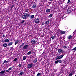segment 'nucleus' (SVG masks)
<instances>
[{"mask_svg":"<svg viewBox=\"0 0 76 76\" xmlns=\"http://www.w3.org/2000/svg\"><path fill=\"white\" fill-rule=\"evenodd\" d=\"M5 42H9V40L8 39H6L5 40Z\"/></svg>","mask_w":76,"mask_h":76,"instance_id":"obj_26","label":"nucleus"},{"mask_svg":"<svg viewBox=\"0 0 76 76\" xmlns=\"http://www.w3.org/2000/svg\"><path fill=\"white\" fill-rule=\"evenodd\" d=\"M63 48H67V46H64L63 47Z\"/></svg>","mask_w":76,"mask_h":76,"instance_id":"obj_33","label":"nucleus"},{"mask_svg":"<svg viewBox=\"0 0 76 76\" xmlns=\"http://www.w3.org/2000/svg\"><path fill=\"white\" fill-rule=\"evenodd\" d=\"M56 36H51V38H52V40H53L55 38Z\"/></svg>","mask_w":76,"mask_h":76,"instance_id":"obj_20","label":"nucleus"},{"mask_svg":"<svg viewBox=\"0 0 76 76\" xmlns=\"http://www.w3.org/2000/svg\"><path fill=\"white\" fill-rule=\"evenodd\" d=\"M19 40L17 39V41H15V45H16L17 44H18L19 43Z\"/></svg>","mask_w":76,"mask_h":76,"instance_id":"obj_11","label":"nucleus"},{"mask_svg":"<svg viewBox=\"0 0 76 76\" xmlns=\"http://www.w3.org/2000/svg\"><path fill=\"white\" fill-rule=\"evenodd\" d=\"M40 22L39 19L38 18H37L34 21L35 23H39Z\"/></svg>","mask_w":76,"mask_h":76,"instance_id":"obj_4","label":"nucleus"},{"mask_svg":"<svg viewBox=\"0 0 76 76\" xmlns=\"http://www.w3.org/2000/svg\"><path fill=\"white\" fill-rule=\"evenodd\" d=\"M58 62L59 63H62V61L60 59L59 60H58Z\"/></svg>","mask_w":76,"mask_h":76,"instance_id":"obj_21","label":"nucleus"},{"mask_svg":"<svg viewBox=\"0 0 76 76\" xmlns=\"http://www.w3.org/2000/svg\"><path fill=\"white\" fill-rule=\"evenodd\" d=\"M30 17V14L28 13H26L24 14V15L22 16V18L23 19H26L27 18H29V17Z\"/></svg>","mask_w":76,"mask_h":76,"instance_id":"obj_1","label":"nucleus"},{"mask_svg":"<svg viewBox=\"0 0 76 76\" xmlns=\"http://www.w3.org/2000/svg\"><path fill=\"white\" fill-rule=\"evenodd\" d=\"M25 54V53H24V54Z\"/></svg>","mask_w":76,"mask_h":76,"instance_id":"obj_51","label":"nucleus"},{"mask_svg":"<svg viewBox=\"0 0 76 76\" xmlns=\"http://www.w3.org/2000/svg\"><path fill=\"white\" fill-rule=\"evenodd\" d=\"M72 51H73L74 52H75L76 51V47L74 48L72 50Z\"/></svg>","mask_w":76,"mask_h":76,"instance_id":"obj_17","label":"nucleus"},{"mask_svg":"<svg viewBox=\"0 0 76 76\" xmlns=\"http://www.w3.org/2000/svg\"><path fill=\"white\" fill-rule=\"evenodd\" d=\"M61 18H62V19H63V17H62Z\"/></svg>","mask_w":76,"mask_h":76,"instance_id":"obj_49","label":"nucleus"},{"mask_svg":"<svg viewBox=\"0 0 76 76\" xmlns=\"http://www.w3.org/2000/svg\"><path fill=\"white\" fill-rule=\"evenodd\" d=\"M6 72V70H4L3 71H1L0 72V73L1 74V76H3V75H4V73H5Z\"/></svg>","mask_w":76,"mask_h":76,"instance_id":"obj_5","label":"nucleus"},{"mask_svg":"<svg viewBox=\"0 0 76 76\" xmlns=\"http://www.w3.org/2000/svg\"><path fill=\"white\" fill-rule=\"evenodd\" d=\"M76 30L75 31H74L73 32V35H75V33H76Z\"/></svg>","mask_w":76,"mask_h":76,"instance_id":"obj_41","label":"nucleus"},{"mask_svg":"<svg viewBox=\"0 0 76 76\" xmlns=\"http://www.w3.org/2000/svg\"><path fill=\"white\" fill-rule=\"evenodd\" d=\"M31 54V51H30L27 53V55H30Z\"/></svg>","mask_w":76,"mask_h":76,"instance_id":"obj_19","label":"nucleus"},{"mask_svg":"<svg viewBox=\"0 0 76 76\" xmlns=\"http://www.w3.org/2000/svg\"><path fill=\"white\" fill-rule=\"evenodd\" d=\"M64 56V55H61L59 56H57L56 58V60H60V59H61L63 57V56Z\"/></svg>","mask_w":76,"mask_h":76,"instance_id":"obj_2","label":"nucleus"},{"mask_svg":"<svg viewBox=\"0 0 76 76\" xmlns=\"http://www.w3.org/2000/svg\"><path fill=\"white\" fill-rule=\"evenodd\" d=\"M4 63H7V62H8V61H6V60H4Z\"/></svg>","mask_w":76,"mask_h":76,"instance_id":"obj_40","label":"nucleus"},{"mask_svg":"<svg viewBox=\"0 0 76 76\" xmlns=\"http://www.w3.org/2000/svg\"><path fill=\"white\" fill-rule=\"evenodd\" d=\"M21 23H24V20H22L21 22Z\"/></svg>","mask_w":76,"mask_h":76,"instance_id":"obj_36","label":"nucleus"},{"mask_svg":"<svg viewBox=\"0 0 76 76\" xmlns=\"http://www.w3.org/2000/svg\"><path fill=\"white\" fill-rule=\"evenodd\" d=\"M22 66V64H19V65H18V66L19 67H21Z\"/></svg>","mask_w":76,"mask_h":76,"instance_id":"obj_27","label":"nucleus"},{"mask_svg":"<svg viewBox=\"0 0 76 76\" xmlns=\"http://www.w3.org/2000/svg\"><path fill=\"white\" fill-rule=\"evenodd\" d=\"M7 45V43H4L3 44V47H6Z\"/></svg>","mask_w":76,"mask_h":76,"instance_id":"obj_13","label":"nucleus"},{"mask_svg":"<svg viewBox=\"0 0 76 76\" xmlns=\"http://www.w3.org/2000/svg\"><path fill=\"white\" fill-rule=\"evenodd\" d=\"M55 64H57L58 63V60L56 61H55Z\"/></svg>","mask_w":76,"mask_h":76,"instance_id":"obj_28","label":"nucleus"},{"mask_svg":"<svg viewBox=\"0 0 76 76\" xmlns=\"http://www.w3.org/2000/svg\"><path fill=\"white\" fill-rule=\"evenodd\" d=\"M44 23H42V25H44Z\"/></svg>","mask_w":76,"mask_h":76,"instance_id":"obj_46","label":"nucleus"},{"mask_svg":"<svg viewBox=\"0 0 76 76\" xmlns=\"http://www.w3.org/2000/svg\"><path fill=\"white\" fill-rule=\"evenodd\" d=\"M34 18V15H31L30 17V18Z\"/></svg>","mask_w":76,"mask_h":76,"instance_id":"obj_31","label":"nucleus"},{"mask_svg":"<svg viewBox=\"0 0 76 76\" xmlns=\"http://www.w3.org/2000/svg\"><path fill=\"white\" fill-rule=\"evenodd\" d=\"M13 42H10L8 44V46H10L13 44Z\"/></svg>","mask_w":76,"mask_h":76,"instance_id":"obj_12","label":"nucleus"},{"mask_svg":"<svg viewBox=\"0 0 76 76\" xmlns=\"http://www.w3.org/2000/svg\"><path fill=\"white\" fill-rule=\"evenodd\" d=\"M4 63H5V62H3L2 64H4Z\"/></svg>","mask_w":76,"mask_h":76,"instance_id":"obj_47","label":"nucleus"},{"mask_svg":"<svg viewBox=\"0 0 76 76\" xmlns=\"http://www.w3.org/2000/svg\"><path fill=\"white\" fill-rule=\"evenodd\" d=\"M28 68H29V69H31V67H32V66H33V65L31 63L29 64L28 65Z\"/></svg>","mask_w":76,"mask_h":76,"instance_id":"obj_6","label":"nucleus"},{"mask_svg":"<svg viewBox=\"0 0 76 76\" xmlns=\"http://www.w3.org/2000/svg\"><path fill=\"white\" fill-rule=\"evenodd\" d=\"M2 37L3 38H4V37H5V35H4H4H3Z\"/></svg>","mask_w":76,"mask_h":76,"instance_id":"obj_43","label":"nucleus"},{"mask_svg":"<svg viewBox=\"0 0 76 76\" xmlns=\"http://www.w3.org/2000/svg\"><path fill=\"white\" fill-rule=\"evenodd\" d=\"M58 53H64V51H63V50H62V49H59L58 50Z\"/></svg>","mask_w":76,"mask_h":76,"instance_id":"obj_7","label":"nucleus"},{"mask_svg":"<svg viewBox=\"0 0 76 76\" xmlns=\"http://www.w3.org/2000/svg\"><path fill=\"white\" fill-rule=\"evenodd\" d=\"M41 75V73H38L37 74V76H40Z\"/></svg>","mask_w":76,"mask_h":76,"instance_id":"obj_29","label":"nucleus"},{"mask_svg":"<svg viewBox=\"0 0 76 76\" xmlns=\"http://www.w3.org/2000/svg\"><path fill=\"white\" fill-rule=\"evenodd\" d=\"M15 1H16V0H15Z\"/></svg>","mask_w":76,"mask_h":76,"instance_id":"obj_50","label":"nucleus"},{"mask_svg":"<svg viewBox=\"0 0 76 76\" xmlns=\"http://www.w3.org/2000/svg\"><path fill=\"white\" fill-rule=\"evenodd\" d=\"M29 11V9H28L26 10V12L28 13Z\"/></svg>","mask_w":76,"mask_h":76,"instance_id":"obj_37","label":"nucleus"},{"mask_svg":"<svg viewBox=\"0 0 76 76\" xmlns=\"http://www.w3.org/2000/svg\"><path fill=\"white\" fill-rule=\"evenodd\" d=\"M49 1H52L53 0H49Z\"/></svg>","mask_w":76,"mask_h":76,"instance_id":"obj_48","label":"nucleus"},{"mask_svg":"<svg viewBox=\"0 0 76 76\" xmlns=\"http://www.w3.org/2000/svg\"><path fill=\"white\" fill-rule=\"evenodd\" d=\"M71 13V11H69L68 12V13H69H69Z\"/></svg>","mask_w":76,"mask_h":76,"instance_id":"obj_45","label":"nucleus"},{"mask_svg":"<svg viewBox=\"0 0 76 76\" xmlns=\"http://www.w3.org/2000/svg\"><path fill=\"white\" fill-rule=\"evenodd\" d=\"M14 7V5H12V7H11V10H12L13 8Z\"/></svg>","mask_w":76,"mask_h":76,"instance_id":"obj_32","label":"nucleus"},{"mask_svg":"<svg viewBox=\"0 0 76 76\" xmlns=\"http://www.w3.org/2000/svg\"><path fill=\"white\" fill-rule=\"evenodd\" d=\"M2 43H3V44H4V43L5 42V40L4 41L2 40Z\"/></svg>","mask_w":76,"mask_h":76,"instance_id":"obj_42","label":"nucleus"},{"mask_svg":"<svg viewBox=\"0 0 76 76\" xmlns=\"http://www.w3.org/2000/svg\"><path fill=\"white\" fill-rule=\"evenodd\" d=\"M69 47L70 48H71L72 47V46L71 47V45H69Z\"/></svg>","mask_w":76,"mask_h":76,"instance_id":"obj_44","label":"nucleus"},{"mask_svg":"<svg viewBox=\"0 0 76 76\" xmlns=\"http://www.w3.org/2000/svg\"><path fill=\"white\" fill-rule=\"evenodd\" d=\"M24 74V72L23 71H21L20 72V73L18 74V75L19 76H22V75H23Z\"/></svg>","mask_w":76,"mask_h":76,"instance_id":"obj_8","label":"nucleus"},{"mask_svg":"<svg viewBox=\"0 0 76 76\" xmlns=\"http://www.w3.org/2000/svg\"><path fill=\"white\" fill-rule=\"evenodd\" d=\"M24 43H22V44L21 45V46L22 47V46H23V45H24Z\"/></svg>","mask_w":76,"mask_h":76,"instance_id":"obj_38","label":"nucleus"},{"mask_svg":"<svg viewBox=\"0 0 76 76\" xmlns=\"http://www.w3.org/2000/svg\"><path fill=\"white\" fill-rule=\"evenodd\" d=\"M72 36L71 35H70L68 37V39H71V38H72Z\"/></svg>","mask_w":76,"mask_h":76,"instance_id":"obj_24","label":"nucleus"},{"mask_svg":"<svg viewBox=\"0 0 76 76\" xmlns=\"http://www.w3.org/2000/svg\"><path fill=\"white\" fill-rule=\"evenodd\" d=\"M37 7V5H34L32 6V8H34Z\"/></svg>","mask_w":76,"mask_h":76,"instance_id":"obj_22","label":"nucleus"},{"mask_svg":"<svg viewBox=\"0 0 76 76\" xmlns=\"http://www.w3.org/2000/svg\"><path fill=\"white\" fill-rule=\"evenodd\" d=\"M73 74H72V73H70L69 74V76H73Z\"/></svg>","mask_w":76,"mask_h":76,"instance_id":"obj_25","label":"nucleus"},{"mask_svg":"<svg viewBox=\"0 0 76 76\" xmlns=\"http://www.w3.org/2000/svg\"><path fill=\"white\" fill-rule=\"evenodd\" d=\"M36 42V41L34 40H32L31 41V44H35V43Z\"/></svg>","mask_w":76,"mask_h":76,"instance_id":"obj_10","label":"nucleus"},{"mask_svg":"<svg viewBox=\"0 0 76 76\" xmlns=\"http://www.w3.org/2000/svg\"><path fill=\"white\" fill-rule=\"evenodd\" d=\"M23 60H25L26 59V57L25 56H24L23 58Z\"/></svg>","mask_w":76,"mask_h":76,"instance_id":"obj_18","label":"nucleus"},{"mask_svg":"<svg viewBox=\"0 0 76 76\" xmlns=\"http://www.w3.org/2000/svg\"><path fill=\"white\" fill-rule=\"evenodd\" d=\"M13 67H10L8 69V70H12V69Z\"/></svg>","mask_w":76,"mask_h":76,"instance_id":"obj_30","label":"nucleus"},{"mask_svg":"<svg viewBox=\"0 0 76 76\" xmlns=\"http://www.w3.org/2000/svg\"><path fill=\"white\" fill-rule=\"evenodd\" d=\"M65 33H66V32L64 31H61V34H64Z\"/></svg>","mask_w":76,"mask_h":76,"instance_id":"obj_14","label":"nucleus"},{"mask_svg":"<svg viewBox=\"0 0 76 76\" xmlns=\"http://www.w3.org/2000/svg\"><path fill=\"white\" fill-rule=\"evenodd\" d=\"M33 62L34 63H37V58H35L34 60L33 61Z\"/></svg>","mask_w":76,"mask_h":76,"instance_id":"obj_15","label":"nucleus"},{"mask_svg":"<svg viewBox=\"0 0 76 76\" xmlns=\"http://www.w3.org/2000/svg\"><path fill=\"white\" fill-rule=\"evenodd\" d=\"M49 20L46 21L45 22V24L46 26H47V25H48L49 24Z\"/></svg>","mask_w":76,"mask_h":76,"instance_id":"obj_9","label":"nucleus"},{"mask_svg":"<svg viewBox=\"0 0 76 76\" xmlns=\"http://www.w3.org/2000/svg\"><path fill=\"white\" fill-rule=\"evenodd\" d=\"M5 71L6 72H7V73H9V72H10L8 70H5Z\"/></svg>","mask_w":76,"mask_h":76,"instance_id":"obj_39","label":"nucleus"},{"mask_svg":"<svg viewBox=\"0 0 76 76\" xmlns=\"http://www.w3.org/2000/svg\"><path fill=\"white\" fill-rule=\"evenodd\" d=\"M69 3H70V0H68L67 2V4H69Z\"/></svg>","mask_w":76,"mask_h":76,"instance_id":"obj_35","label":"nucleus"},{"mask_svg":"<svg viewBox=\"0 0 76 76\" xmlns=\"http://www.w3.org/2000/svg\"><path fill=\"white\" fill-rule=\"evenodd\" d=\"M53 15V14H51L50 15H49L48 16L49 18H52V16Z\"/></svg>","mask_w":76,"mask_h":76,"instance_id":"obj_23","label":"nucleus"},{"mask_svg":"<svg viewBox=\"0 0 76 76\" xmlns=\"http://www.w3.org/2000/svg\"><path fill=\"white\" fill-rule=\"evenodd\" d=\"M51 11V10L50 9H47L46 10V12L47 13H49Z\"/></svg>","mask_w":76,"mask_h":76,"instance_id":"obj_16","label":"nucleus"},{"mask_svg":"<svg viewBox=\"0 0 76 76\" xmlns=\"http://www.w3.org/2000/svg\"><path fill=\"white\" fill-rule=\"evenodd\" d=\"M17 58H15L14 60H13V61H17Z\"/></svg>","mask_w":76,"mask_h":76,"instance_id":"obj_34","label":"nucleus"},{"mask_svg":"<svg viewBox=\"0 0 76 76\" xmlns=\"http://www.w3.org/2000/svg\"><path fill=\"white\" fill-rule=\"evenodd\" d=\"M29 46V45H26L24 47H23V49L24 50H27V48H28V46Z\"/></svg>","mask_w":76,"mask_h":76,"instance_id":"obj_3","label":"nucleus"}]
</instances>
